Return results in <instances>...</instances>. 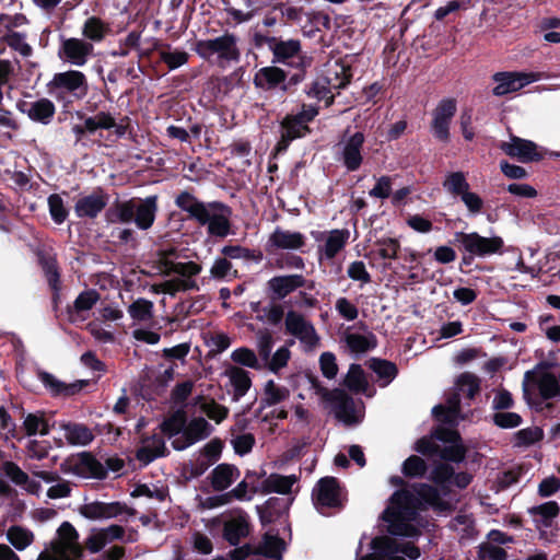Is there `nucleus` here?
Returning <instances> with one entry per match:
<instances>
[{"label": "nucleus", "instance_id": "obj_17", "mask_svg": "<svg viewBox=\"0 0 560 560\" xmlns=\"http://www.w3.org/2000/svg\"><path fill=\"white\" fill-rule=\"evenodd\" d=\"M280 129L281 137L271 152L272 156L287 152L293 140L303 138L311 132V128L294 114H289L281 120Z\"/></svg>", "mask_w": 560, "mask_h": 560}, {"label": "nucleus", "instance_id": "obj_7", "mask_svg": "<svg viewBox=\"0 0 560 560\" xmlns=\"http://www.w3.org/2000/svg\"><path fill=\"white\" fill-rule=\"evenodd\" d=\"M61 471L83 478L104 480L107 478L105 466L91 453L81 452L71 455L60 465Z\"/></svg>", "mask_w": 560, "mask_h": 560}, {"label": "nucleus", "instance_id": "obj_11", "mask_svg": "<svg viewBox=\"0 0 560 560\" xmlns=\"http://www.w3.org/2000/svg\"><path fill=\"white\" fill-rule=\"evenodd\" d=\"M196 52L203 59H209L214 54L229 61H237L240 59L236 37L228 32L213 39L198 40L196 43Z\"/></svg>", "mask_w": 560, "mask_h": 560}, {"label": "nucleus", "instance_id": "obj_24", "mask_svg": "<svg viewBox=\"0 0 560 560\" xmlns=\"http://www.w3.org/2000/svg\"><path fill=\"white\" fill-rule=\"evenodd\" d=\"M332 405L335 417L347 425L358 422L353 398L343 389L335 388L334 394L326 400Z\"/></svg>", "mask_w": 560, "mask_h": 560}, {"label": "nucleus", "instance_id": "obj_48", "mask_svg": "<svg viewBox=\"0 0 560 560\" xmlns=\"http://www.w3.org/2000/svg\"><path fill=\"white\" fill-rule=\"evenodd\" d=\"M456 386L468 399H474L480 392V378L474 373L464 372L457 377Z\"/></svg>", "mask_w": 560, "mask_h": 560}, {"label": "nucleus", "instance_id": "obj_15", "mask_svg": "<svg viewBox=\"0 0 560 560\" xmlns=\"http://www.w3.org/2000/svg\"><path fill=\"white\" fill-rule=\"evenodd\" d=\"M210 210L207 211V222L199 223L207 225V232L214 237L224 238L231 233L232 209L222 201L209 202Z\"/></svg>", "mask_w": 560, "mask_h": 560}, {"label": "nucleus", "instance_id": "obj_43", "mask_svg": "<svg viewBox=\"0 0 560 560\" xmlns=\"http://www.w3.org/2000/svg\"><path fill=\"white\" fill-rule=\"evenodd\" d=\"M346 343L352 352L363 353L377 347V338L372 331L366 335L348 334Z\"/></svg>", "mask_w": 560, "mask_h": 560}, {"label": "nucleus", "instance_id": "obj_4", "mask_svg": "<svg viewBox=\"0 0 560 560\" xmlns=\"http://www.w3.org/2000/svg\"><path fill=\"white\" fill-rule=\"evenodd\" d=\"M304 80L303 70L294 71L290 74L284 69L272 63L256 71L253 84L262 92H280L281 95H287L295 93L298 85Z\"/></svg>", "mask_w": 560, "mask_h": 560}, {"label": "nucleus", "instance_id": "obj_6", "mask_svg": "<svg viewBox=\"0 0 560 560\" xmlns=\"http://www.w3.org/2000/svg\"><path fill=\"white\" fill-rule=\"evenodd\" d=\"M365 136L362 131L352 135L343 133L337 144L336 160L342 164L348 172L358 171L364 161L363 148Z\"/></svg>", "mask_w": 560, "mask_h": 560}, {"label": "nucleus", "instance_id": "obj_18", "mask_svg": "<svg viewBox=\"0 0 560 560\" xmlns=\"http://www.w3.org/2000/svg\"><path fill=\"white\" fill-rule=\"evenodd\" d=\"M109 195L96 187L92 194L79 198L74 205V212L79 219H96L104 210H107Z\"/></svg>", "mask_w": 560, "mask_h": 560}, {"label": "nucleus", "instance_id": "obj_8", "mask_svg": "<svg viewBox=\"0 0 560 560\" xmlns=\"http://www.w3.org/2000/svg\"><path fill=\"white\" fill-rule=\"evenodd\" d=\"M454 236L466 253L477 257L501 254L504 247V241L501 236L486 237L477 232H456Z\"/></svg>", "mask_w": 560, "mask_h": 560}, {"label": "nucleus", "instance_id": "obj_13", "mask_svg": "<svg viewBox=\"0 0 560 560\" xmlns=\"http://www.w3.org/2000/svg\"><path fill=\"white\" fill-rule=\"evenodd\" d=\"M499 149L521 163L539 162L545 158L544 152L534 141L514 135H511L509 142L502 141Z\"/></svg>", "mask_w": 560, "mask_h": 560}, {"label": "nucleus", "instance_id": "obj_42", "mask_svg": "<svg viewBox=\"0 0 560 560\" xmlns=\"http://www.w3.org/2000/svg\"><path fill=\"white\" fill-rule=\"evenodd\" d=\"M369 368L380 380L385 381L382 386H387L398 375L397 365L386 359L371 358L369 360Z\"/></svg>", "mask_w": 560, "mask_h": 560}, {"label": "nucleus", "instance_id": "obj_63", "mask_svg": "<svg viewBox=\"0 0 560 560\" xmlns=\"http://www.w3.org/2000/svg\"><path fill=\"white\" fill-rule=\"evenodd\" d=\"M544 439L539 427L525 428L515 433V446H529Z\"/></svg>", "mask_w": 560, "mask_h": 560}, {"label": "nucleus", "instance_id": "obj_52", "mask_svg": "<svg viewBox=\"0 0 560 560\" xmlns=\"http://www.w3.org/2000/svg\"><path fill=\"white\" fill-rule=\"evenodd\" d=\"M162 292L174 296L178 292H185L189 290L199 291V285L194 279L187 278H174L164 281L161 284Z\"/></svg>", "mask_w": 560, "mask_h": 560}, {"label": "nucleus", "instance_id": "obj_34", "mask_svg": "<svg viewBox=\"0 0 560 560\" xmlns=\"http://www.w3.org/2000/svg\"><path fill=\"white\" fill-rule=\"evenodd\" d=\"M77 117L83 119L88 135H94L98 129L110 130L115 126V117L109 112H98L95 116H85L77 112Z\"/></svg>", "mask_w": 560, "mask_h": 560}, {"label": "nucleus", "instance_id": "obj_56", "mask_svg": "<svg viewBox=\"0 0 560 560\" xmlns=\"http://www.w3.org/2000/svg\"><path fill=\"white\" fill-rule=\"evenodd\" d=\"M231 359L236 364L250 368L254 370H261L262 368V365L259 363L258 357L256 355L255 351L247 347H241L235 349L231 354Z\"/></svg>", "mask_w": 560, "mask_h": 560}, {"label": "nucleus", "instance_id": "obj_31", "mask_svg": "<svg viewBox=\"0 0 560 560\" xmlns=\"http://www.w3.org/2000/svg\"><path fill=\"white\" fill-rule=\"evenodd\" d=\"M240 476V470L232 464H220L210 474L209 479L212 488L218 491H224Z\"/></svg>", "mask_w": 560, "mask_h": 560}, {"label": "nucleus", "instance_id": "obj_40", "mask_svg": "<svg viewBox=\"0 0 560 560\" xmlns=\"http://www.w3.org/2000/svg\"><path fill=\"white\" fill-rule=\"evenodd\" d=\"M38 261L49 287L57 296L60 290V272L57 259L54 256L43 254L38 256Z\"/></svg>", "mask_w": 560, "mask_h": 560}, {"label": "nucleus", "instance_id": "obj_9", "mask_svg": "<svg viewBox=\"0 0 560 560\" xmlns=\"http://www.w3.org/2000/svg\"><path fill=\"white\" fill-rule=\"evenodd\" d=\"M285 334L299 339L306 350H313L319 346L320 338L314 325L305 316L290 310L284 317Z\"/></svg>", "mask_w": 560, "mask_h": 560}, {"label": "nucleus", "instance_id": "obj_38", "mask_svg": "<svg viewBox=\"0 0 560 560\" xmlns=\"http://www.w3.org/2000/svg\"><path fill=\"white\" fill-rule=\"evenodd\" d=\"M110 32L109 24L98 16H90L82 26V35L85 39L100 43Z\"/></svg>", "mask_w": 560, "mask_h": 560}, {"label": "nucleus", "instance_id": "obj_12", "mask_svg": "<svg viewBox=\"0 0 560 560\" xmlns=\"http://www.w3.org/2000/svg\"><path fill=\"white\" fill-rule=\"evenodd\" d=\"M94 46L82 38L60 36L58 57L63 62L75 67H83L93 55Z\"/></svg>", "mask_w": 560, "mask_h": 560}, {"label": "nucleus", "instance_id": "obj_50", "mask_svg": "<svg viewBox=\"0 0 560 560\" xmlns=\"http://www.w3.org/2000/svg\"><path fill=\"white\" fill-rule=\"evenodd\" d=\"M153 302L140 298L128 306V313L137 322H148L153 318Z\"/></svg>", "mask_w": 560, "mask_h": 560}, {"label": "nucleus", "instance_id": "obj_33", "mask_svg": "<svg viewBox=\"0 0 560 560\" xmlns=\"http://www.w3.org/2000/svg\"><path fill=\"white\" fill-rule=\"evenodd\" d=\"M298 481V477L295 475L283 476L280 474H270L267 478H265L261 482V492L262 493H280V494H289L291 493L292 486Z\"/></svg>", "mask_w": 560, "mask_h": 560}, {"label": "nucleus", "instance_id": "obj_61", "mask_svg": "<svg viewBox=\"0 0 560 560\" xmlns=\"http://www.w3.org/2000/svg\"><path fill=\"white\" fill-rule=\"evenodd\" d=\"M47 201L52 221L56 224H62L69 215V211L65 207L62 198L58 194H52L48 197Z\"/></svg>", "mask_w": 560, "mask_h": 560}, {"label": "nucleus", "instance_id": "obj_25", "mask_svg": "<svg viewBox=\"0 0 560 560\" xmlns=\"http://www.w3.org/2000/svg\"><path fill=\"white\" fill-rule=\"evenodd\" d=\"M279 535V530L275 528H269L264 533L259 544L254 546L255 556H262L271 560H282L287 544Z\"/></svg>", "mask_w": 560, "mask_h": 560}, {"label": "nucleus", "instance_id": "obj_19", "mask_svg": "<svg viewBox=\"0 0 560 560\" xmlns=\"http://www.w3.org/2000/svg\"><path fill=\"white\" fill-rule=\"evenodd\" d=\"M212 432V425L202 417L194 418L187 424L183 435L176 438L172 442V446L176 451H184L195 443L207 439Z\"/></svg>", "mask_w": 560, "mask_h": 560}, {"label": "nucleus", "instance_id": "obj_41", "mask_svg": "<svg viewBox=\"0 0 560 560\" xmlns=\"http://www.w3.org/2000/svg\"><path fill=\"white\" fill-rule=\"evenodd\" d=\"M350 232L347 229L332 230L324 246V255L327 259H334L337 254L346 246Z\"/></svg>", "mask_w": 560, "mask_h": 560}, {"label": "nucleus", "instance_id": "obj_46", "mask_svg": "<svg viewBox=\"0 0 560 560\" xmlns=\"http://www.w3.org/2000/svg\"><path fill=\"white\" fill-rule=\"evenodd\" d=\"M221 253L230 259L243 258L245 260L259 262L264 258V254L260 249H250L241 245H226L221 249Z\"/></svg>", "mask_w": 560, "mask_h": 560}, {"label": "nucleus", "instance_id": "obj_45", "mask_svg": "<svg viewBox=\"0 0 560 560\" xmlns=\"http://www.w3.org/2000/svg\"><path fill=\"white\" fill-rule=\"evenodd\" d=\"M560 381L551 373H545L538 381V390L544 400H560Z\"/></svg>", "mask_w": 560, "mask_h": 560}, {"label": "nucleus", "instance_id": "obj_47", "mask_svg": "<svg viewBox=\"0 0 560 560\" xmlns=\"http://www.w3.org/2000/svg\"><path fill=\"white\" fill-rule=\"evenodd\" d=\"M9 542L18 550H24L33 540L34 535L31 530L19 525L11 526L7 532Z\"/></svg>", "mask_w": 560, "mask_h": 560}, {"label": "nucleus", "instance_id": "obj_30", "mask_svg": "<svg viewBox=\"0 0 560 560\" xmlns=\"http://www.w3.org/2000/svg\"><path fill=\"white\" fill-rule=\"evenodd\" d=\"M383 520L389 524L388 532L394 536L416 537L419 535V529L410 524L406 515L400 512H389V510H385Z\"/></svg>", "mask_w": 560, "mask_h": 560}, {"label": "nucleus", "instance_id": "obj_20", "mask_svg": "<svg viewBox=\"0 0 560 560\" xmlns=\"http://www.w3.org/2000/svg\"><path fill=\"white\" fill-rule=\"evenodd\" d=\"M80 514L89 520L113 518L124 513L135 515L136 511L121 502L94 501L80 506Z\"/></svg>", "mask_w": 560, "mask_h": 560}, {"label": "nucleus", "instance_id": "obj_62", "mask_svg": "<svg viewBox=\"0 0 560 560\" xmlns=\"http://www.w3.org/2000/svg\"><path fill=\"white\" fill-rule=\"evenodd\" d=\"M284 317L283 305L277 303V301H271L267 306H264L262 315H257L258 320H266L272 326H278Z\"/></svg>", "mask_w": 560, "mask_h": 560}, {"label": "nucleus", "instance_id": "obj_27", "mask_svg": "<svg viewBox=\"0 0 560 560\" xmlns=\"http://www.w3.org/2000/svg\"><path fill=\"white\" fill-rule=\"evenodd\" d=\"M419 498L416 492L408 488L396 490L389 501L392 508H388L389 512H400L406 515L408 520H413L419 511Z\"/></svg>", "mask_w": 560, "mask_h": 560}, {"label": "nucleus", "instance_id": "obj_22", "mask_svg": "<svg viewBox=\"0 0 560 560\" xmlns=\"http://www.w3.org/2000/svg\"><path fill=\"white\" fill-rule=\"evenodd\" d=\"M305 245L306 237L301 232H292L289 230H283L280 226H277L275 231L269 235V238L267 241V250H296L303 248Z\"/></svg>", "mask_w": 560, "mask_h": 560}, {"label": "nucleus", "instance_id": "obj_14", "mask_svg": "<svg viewBox=\"0 0 560 560\" xmlns=\"http://www.w3.org/2000/svg\"><path fill=\"white\" fill-rule=\"evenodd\" d=\"M457 110L455 98H443L434 108L431 131L435 139L447 143L450 141V126Z\"/></svg>", "mask_w": 560, "mask_h": 560}, {"label": "nucleus", "instance_id": "obj_44", "mask_svg": "<svg viewBox=\"0 0 560 560\" xmlns=\"http://www.w3.org/2000/svg\"><path fill=\"white\" fill-rule=\"evenodd\" d=\"M345 386L353 393H364L369 386L364 371L360 364L352 363L343 381Z\"/></svg>", "mask_w": 560, "mask_h": 560}, {"label": "nucleus", "instance_id": "obj_28", "mask_svg": "<svg viewBox=\"0 0 560 560\" xmlns=\"http://www.w3.org/2000/svg\"><path fill=\"white\" fill-rule=\"evenodd\" d=\"M411 488L419 498V511H425L428 506L439 511L450 510V503L441 499L440 491L435 487L429 483L416 482L411 485Z\"/></svg>", "mask_w": 560, "mask_h": 560}, {"label": "nucleus", "instance_id": "obj_2", "mask_svg": "<svg viewBox=\"0 0 560 560\" xmlns=\"http://www.w3.org/2000/svg\"><path fill=\"white\" fill-rule=\"evenodd\" d=\"M252 45L261 49L265 46L272 54V63H281L294 68L295 71L303 70L306 74V68L311 66L308 58L302 49V42L299 38H288L269 36L260 32H255L250 39Z\"/></svg>", "mask_w": 560, "mask_h": 560}, {"label": "nucleus", "instance_id": "obj_23", "mask_svg": "<svg viewBox=\"0 0 560 560\" xmlns=\"http://www.w3.org/2000/svg\"><path fill=\"white\" fill-rule=\"evenodd\" d=\"M19 109L23 114H26L32 121L45 126L54 120L56 114L54 102L46 97L38 98L34 102H22L19 105Z\"/></svg>", "mask_w": 560, "mask_h": 560}, {"label": "nucleus", "instance_id": "obj_5", "mask_svg": "<svg viewBox=\"0 0 560 560\" xmlns=\"http://www.w3.org/2000/svg\"><path fill=\"white\" fill-rule=\"evenodd\" d=\"M312 499L317 511L323 509L341 510L347 501V491L336 477L326 476L320 478L312 492Z\"/></svg>", "mask_w": 560, "mask_h": 560}, {"label": "nucleus", "instance_id": "obj_3", "mask_svg": "<svg viewBox=\"0 0 560 560\" xmlns=\"http://www.w3.org/2000/svg\"><path fill=\"white\" fill-rule=\"evenodd\" d=\"M47 93L55 98L62 108H70L75 102L86 97L90 91L86 75L79 70L57 72L46 84Z\"/></svg>", "mask_w": 560, "mask_h": 560}, {"label": "nucleus", "instance_id": "obj_64", "mask_svg": "<svg viewBox=\"0 0 560 560\" xmlns=\"http://www.w3.org/2000/svg\"><path fill=\"white\" fill-rule=\"evenodd\" d=\"M12 49L19 51L23 57L32 55V47L25 42V35L19 32H10L2 37Z\"/></svg>", "mask_w": 560, "mask_h": 560}, {"label": "nucleus", "instance_id": "obj_60", "mask_svg": "<svg viewBox=\"0 0 560 560\" xmlns=\"http://www.w3.org/2000/svg\"><path fill=\"white\" fill-rule=\"evenodd\" d=\"M493 424L500 429H514L522 424L523 418L516 412L509 410L494 412L491 416Z\"/></svg>", "mask_w": 560, "mask_h": 560}, {"label": "nucleus", "instance_id": "obj_21", "mask_svg": "<svg viewBox=\"0 0 560 560\" xmlns=\"http://www.w3.org/2000/svg\"><path fill=\"white\" fill-rule=\"evenodd\" d=\"M305 284L306 279L303 275L275 276L267 281L268 295L271 301H281Z\"/></svg>", "mask_w": 560, "mask_h": 560}, {"label": "nucleus", "instance_id": "obj_55", "mask_svg": "<svg viewBox=\"0 0 560 560\" xmlns=\"http://www.w3.org/2000/svg\"><path fill=\"white\" fill-rule=\"evenodd\" d=\"M443 186L450 194L459 197L463 194H465L470 187L463 172L450 173L446 176Z\"/></svg>", "mask_w": 560, "mask_h": 560}, {"label": "nucleus", "instance_id": "obj_54", "mask_svg": "<svg viewBox=\"0 0 560 560\" xmlns=\"http://www.w3.org/2000/svg\"><path fill=\"white\" fill-rule=\"evenodd\" d=\"M370 547L382 560L398 552V542L388 536L374 537Z\"/></svg>", "mask_w": 560, "mask_h": 560}, {"label": "nucleus", "instance_id": "obj_26", "mask_svg": "<svg viewBox=\"0 0 560 560\" xmlns=\"http://www.w3.org/2000/svg\"><path fill=\"white\" fill-rule=\"evenodd\" d=\"M175 206L186 212L189 219L198 223L207 222V211L210 210L209 202L199 200L188 190H183L175 197Z\"/></svg>", "mask_w": 560, "mask_h": 560}, {"label": "nucleus", "instance_id": "obj_53", "mask_svg": "<svg viewBox=\"0 0 560 560\" xmlns=\"http://www.w3.org/2000/svg\"><path fill=\"white\" fill-rule=\"evenodd\" d=\"M101 295L95 289H89L81 292L74 300L73 306L68 307V313L71 316L72 312L75 313L90 311L100 300Z\"/></svg>", "mask_w": 560, "mask_h": 560}, {"label": "nucleus", "instance_id": "obj_58", "mask_svg": "<svg viewBox=\"0 0 560 560\" xmlns=\"http://www.w3.org/2000/svg\"><path fill=\"white\" fill-rule=\"evenodd\" d=\"M256 337L258 355L265 365L271 357L275 340L271 331L266 328L259 329Z\"/></svg>", "mask_w": 560, "mask_h": 560}, {"label": "nucleus", "instance_id": "obj_59", "mask_svg": "<svg viewBox=\"0 0 560 560\" xmlns=\"http://www.w3.org/2000/svg\"><path fill=\"white\" fill-rule=\"evenodd\" d=\"M375 245L378 247L376 254L383 259H396L398 252L400 250V243L397 238L382 237L375 241Z\"/></svg>", "mask_w": 560, "mask_h": 560}, {"label": "nucleus", "instance_id": "obj_35", "mask_svg": "<svg viewBox=\"0 0 560 560\" xmlns=\"http://www.w3.org/2000/svg\"><path fill=\"white\" fill-rule=\"evenodd\" d=\"M65 436L70 445H88L94 440L91 429L83 423H63Z\"/></svg>", "mask_w": 560, "mask_h": 560}, {"label": "nucleus", "instance_id": "obj_39", "mask_svg": "<svg viewBox=\"0 0 560 560\" xmlns=\"http://www.w3.org/2000/svg\"><path fill=\"white\" fill-rule=\"evenodd\" d=\"M288 397L289 390L285 387H279L272 380H269L265 385V397L260 401V407L255 411V417H260L266 407L277 405Z\"/></svg>", "mask_w": 560, "mask_h": 560}, {"label": "nucleus", "instance_id": "obj_1", "mask_svg": "<svg viewBox=\"0 0 560 560\" xmlns=\"http://www.w3.org/2000/svg\"><path fill=\"white\" fill-rule=\"evenodd\" d=\"M159 211V196L150 195L145 198L116 199L105 211V221L109 224H130L141 231L150 230Z\"/></svg>", "mask_w": 560, "mask_h": 560}, {"label": "nucleus", "instance_id": "obj_49", "mask_svg": "<svg viewBox=\"0 0 560 560\" xmlns=\"http://www.w3.org/2000/svg\"><path fill=\"white\" fill-rule=\"evenodd\" d=\"M428 471V464L418 456L411 455L401 465V472L406 478H423Z\"/></svg>", "mask_w": 560, "mask_h": 560}, {"label": "nucleus", "instance_id": "obj_29", "mask_svg": "<svg viewBox=\"0 0 560 560\" xmlns=\"http://www.w3.org/2000/svg\"><path fill=\"white\" fill-rule=\"evenodd\" d=\"M250 534V523L247 514L232 517L223 525V537L231 546H237L242 538Z\"/></svg>", "mask_w": 560, "mask_h": 560}, {"label": "nucleus", "instance_id": "obj_51", "mask_svg": "<svg viewBox=\"0 0 560 560\" xmlns=\"http://www.w3.org/2000/svg\"><path fill=\"white\" fill-rule=\"evenodd\" d=\"M528 512L533 516H539V522H541L544 526L548 527L551 525V521L559 515L560 506L556 501H548L542 504L532 506Z\"/></svg>", "mask_w": 560, "mask_h": 560}, {"label": "nucleus", "instance_id": "obj_16", "mask_svg": "<svg viewBox=\"0 0 560 560\" xmlns=\"http://www.w3.org/2000/svg\"><path fill=\"white\" fill-rule=\"evenodd\" d=\"M492 79L498 83L492 90L493 95L503 96L520 91L525 85L537 81L539 77L535 72L502 71L494 73Z\"/></svg>", "mask_w": 560, "mask_h": 560}, {"label": "nucleus", "instance_id": "obj_32", "mask_svg": "<svg viewBox=\"0 0 560 560\" xmlns=\"http://www.w3.org/2000/svg\"><path fill=\"white\" fill-rule=\"evenodd\" d=\"M149 440L153 441L154 447L141 446L136 452V458L144 466L149 465L159 457H165L170 454V451L165 446V442L161 436L153 434L152 436L144 438L142 442L145 443Z\"/></svg>", "mask_w": 560, "mask_h": 560}, {"label": "nucleus", "instance_id": "obj_37", "mask_svg": "<svg viewBox=\"0 0 560 560\" xmlns=\"http://www.w3.org/2000/svg\"><path fill=\"white\" fill-rule=\"evenodd\" d=\"M187 412L184 408H179L165 418L160 424V430L167 438H174L184 433L185 424H187Z\"/></svg>", "mask_w": 560, "mask_h": 560}, {"label": "nucleus", "instance_id": "obj_36", "mask_svg": "<svg viewBox=\"0 0 560 560\" xmlns=\"http://www.w3.org/2000/svg\"><path fill=\"white\" fill-rule=\"evenodd\" d=\"M226 374L234 389L233 399L238 400L245 396L252 386L249 373L240 366H231L226 370Z\"/></svg>", "mask_w": 560, "mask_h": 560}, {"label": "nucleus", "instance_id": "obj_57", "mask_svg": "<svg viewBox=\"0 0 560 560\" xmlns=\"http://www.w3.org/2000/svg\"><path fill=\"white\" fill-rule=\"evenodd\" d=\"M23 428L26 435L32 436L37 433L47 435L50 432V428L43 416L36 413H28L23 422Z\"/></svg>", "mask_w": 560, "mask_h": 560}, {"label": "nucleus", "instance_id": "obj_10", "mask_svg": "<svg viewBox=\"0 0 560 560\" xmlns=\"http://www.w3.org/2000/svg\"><path fill=\"white\" fill-rule=\"evenodd\" d=\"M293 498L283 499L271 497L266 500L261 505H257L256 510L259 516L260 524L266 527L275 523L284 524V529L289 533V538L292 537L291 523L289 522L290 506Z\"/></svg>", "mask_w": 560, "mask_h": 560}]
</instances>
